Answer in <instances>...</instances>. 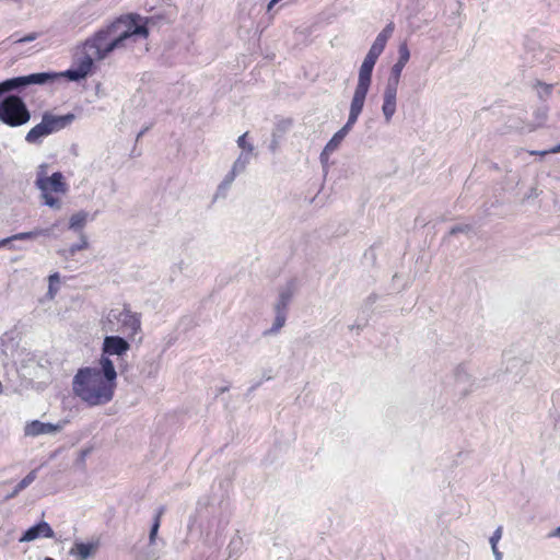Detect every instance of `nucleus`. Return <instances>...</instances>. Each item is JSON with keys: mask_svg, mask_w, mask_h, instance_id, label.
<instances>
[{"mask_svg": "<svg viewBox=\"0 0 560 560\" xmlns=\"http://www.w3.org/2000/svg\"><path fill=\"white\" fill-rule=\"evenodd\" d=\"M104 33L97 31L82 44L75 46L72 54V67L60 73L39 72L16 77L0 82V95L30 84H45L52 82L58 77L78 82L92 74L95 70V61L105 59L110 52V47L105 42Z\"/></svg>", "mask_w": 560, "mask_h": 560, "instance_id": "1", "label": "nucleus"}, {"mask_svg": "<svg viewBox=\"0 0 560 560\" xmlns=\"http://www.w3.org/2000/svg\"><path fill=\"white\" fill-rule=\"evenodd\" d=\"M100 368H81L72 381L77 397L90 407L105 405L114 398L117 372L113 361L101 355Z\"/></svg>", "mask_w": 560, "mask_h": 560, "instance_id": "2", "label": "nucleus"}, {"mask_svg": "<svg viewBox=\"0 0 560 560\" xmlns=\"http://www.w3.org/2000/svg\"><path fill=\"white\" fill-rule=\"evenodd\" d=\"M161 16L141 18L137 13H129L117 18L113 23L100 30L104 33L107 46L114 51L116 48L122 47L126 39L131 36L149 37V26L154 25Z\"/></svg>", "mask_w": 560, "mask_h": 560, "instance_id": "3", "label": "nucleus"}, {"mask_svg": "<svg viewBox=\"0 0 560 560\" xmlns=\"http://www.w3.org/2000/svg\"><path fill=\"white\" fill-rule=\"evenodd\" d=\"M35 185L40 190L44 203L55 209L61 207V197L65 196L69 189L62 173L55 172L48 175L46 164L39 165L36 173Z\"/></svg>", "mask_w": 560, "mask_h": 560, "instance_id": "4", "label": "nucleus"}, {"mask_svg": "<svg viewBox=\"0 0 560 560\" xmlns=\"http://www.w3.org/2000/svg\"><path fill=\"white\" fill-rule=\"evenodd\" d=\"M31 113L24 101L18 95H9L0 102V121L9 127L27 124Z\"/></svg>", "mask_w": 560, "mask_h": 560, "instance_id": "5", "label": "nucleus"}, {"mask_svg": "<svg viewBox=\"0 0 560 560\" xmlns=\"http://www.w3.org/2000/svg\"><path fill=\"white\" fill-rule=\"evenodd\" d=\"M373 69L362 63L359 70L358 84L351 101L352 119L358 113H361L371 85Z\"/></svg>", "mask_w": 560, "mask_h": 560, "instance_id": "6", "label": "nucleus"}, {"mask_svg": "<svg viewBox=\"0 0 560 560\" xmlns=\"http://www.w3.org/2000/svg\"><path fill=\"white\" fill-rule=\"evenodd\" d=\"M129 343L121 337L118 336H107L103 342V353L109 358V355H122L129 350Z\"/></svg>", "mask_w": 560, "mask_h": 560, "instance_id": "7", "label": "nucleus"}, {"mask_svg": "<svg viewBox=\"0 0 560 560\" xmlns=\"http://www.w3.org/2000/svg\"><path fill=\"white\" fill-rule=\"evenodd\" d=\"M352 105L350 106V113L347 124L337 131L332 138L329 140V142L326 144L324 152H331L338 148L340 142L343 140L346 135L348 133L349 129L357 122L359 116L361 113H358L354 118L352 119Z\"/></svg>", "mask_w": 560, "mask_h": 560, "instance_id": "8", "label": "nucleus"}, {"mask_svg": "<svg viewBox=\"0 0 560 560\" xmlns=\"http://www.w3.org/2000/svg\"><path fill=\"white\" fill-rule=\"evenodd\" d=\"M60 425L52 423H44L39 420L27 422L24 427V434L26 436H38L42 434H49L60 430Z\"/></svg>", "mask_w": 560, "mask_h": 560, "instance_id": "9", "label": "nucleus"}, {"mask_svg": "<svg viewBox=\"0 0 560 560\" xmlns=\"http://www.w3.org/2000/svg\"><path fill=\"white\" fill-rule=\"evenodd\" d=\"M38 537H54V530L48 523L40 522L37 525L32 526L23 534V536L20 538V541H32Z\"/></svg>", "mask_w": 560, "mask_h": 560, "instance_id": "10", "label": "nucleus"}, {"mask_svg": "<svg viewBox=\"0 0 560 560\" xmlns=\"http://www.w3.org/2000/svg\"><path fill=\"white\" fill-rule=\"evenodd\" d=\"M397 90L386 86L384 91L382 112L387 122L392 120L396 112Z\"/></svg>", "mask_w": 560, "mask_h": 560, "instance_id": "11", "label": "nucleus"}, {"mask_svg": "<svg viewBox=\"0 0 560 560\" xmlns=\"http://www.w3.org/2000/svg\"><path fill=\"white\" fill-rule=\"evenodd\" d=\"M73 119H74L73 114H67L63 116H52L49 114H45L43 116L42 121H43V124H46V127L48 129H51V133H52L55 131H58V130L65 128L69 124H71L73 121Z\"/></svg>", "mask_w": 560, "mask_h": 560, "instance_id": "12", "label": "nucleus"}, {"mask_svg": "<svg viewBox=\"0 0 560 560\" xmlns=\"http://www.w3.org/2000/svg\"><path fill=\"white\" fill-rule=\"evenodd\" d=\"M51 133V129H48L46 127V124L39 122L36 126H34L25 137V140L28 143H37L40 141L42 138L48 136Z\"/></svg>", "mask_w": 560, "mask_h": 560, "instance_id": "13", "label": "nucleus"}, {"mask_svg": "<svg viewBox=\"0 0 560 560\" xmlns=\"http://www.w3.org/2000/svg\"><path fill=\"white\" fill-rule=\"evenodd\" d=\"M46 233H47L46 230H40V229H36V230L30 231V232H21V233L12 235L10 237L1 240L0 241V247L7 245L11 241H15V240H19V241L32 240V238H35V237H37L39 235H45Z\"/></svg>", "mask_w": 560, "mask_h": 560, "instance_id": "14", "label": "nucleus"}, {"mask_svg": "<svg viewBox=\"0 0 560 560\" xmlns=\"http://www.w3.org/2000/svg\"><path fill=\"white\" fill-rule=\"evenodd\" d=\"M93 551V546L84 542H77L70 553L77 556L79 560H86Z\"/></svg>", "mask_w": 560, "mask_h": 560, "instance_id": "15", "label": "nucleus"}, {"mask_svg": "<svg viewBox=\"0 0 560 560\" xmlns=\"http://www.w3.org/2000/svg\"><path fill=\"white\" fill-rule=\"evenodd\" d=\"M37 477L36 469L30 471L15 487L12 493H10L7 498L12 499L18 495L22 490L27 488Z\"/></svg>", "mask_w": 560, "mask_h": 560, "instance_id": "16", "label": "nucleus"}, {"mask_svg": "<svg viewBox=\"0 0 560 560\" xmlns=\"http://www.w3.org/2000/svg\"><path fill=\"white\" fill-rule=\"evenodd\" d=\"M404 68H405L404 66L398 65V63H395L392 67L390 75H389V79H388V82H387L386 86L398 89V85H399V82H400V78H401V72H402Z\"/></svg>", "mask_w": 560, "mask_h": 560, "instance_id": "17", "label": "nucleus"}, {"mask_svg": "<svg viewBox=\"0 0 560 560\" xmlns=\"http://www.w3.org/2000/svg\"><path fill=\"white\" fill-rule=\"evenodd\" d=\"M88 214L85 212H78L71 215L70 218V229L77 230L81 229L86 223Z\"/></svg>", "mask_w": 560, "mask_h": 560, "instance_id": "18", "label": "nucleus"}, {"mask_svg": "<svg viewBox=\"0 0 560 560\" xmlns=\"http://www.w3.org/2000/svg\"><path fill=\"white\" fill-rule=\"evenodd\" d=\"M398 60L396 63L406 67L410 59V51L406 42L401 43L398 47Z\"/></svg>", "mask_w": 560, "mask_h": 560, "instance_id": "19", "label": "nucleus"}, {"mask_svg": "<svg viewBox=\"0 0 560 560\" xmlns=\"http://www.w3.org/2000/svg\"><path fill=\"white\" fill-rule=\"evenodd\" d=\"M501 536H502V528L499 527L495 529V532L493 533V535L490 538L491 547H492L493 553L495 555L497 560L501 559V553L497 549V544L501 539Z\"/></svg>", "mask_w": 560, "mask_h": 560, "instance_id": "20", "label": "nucleus"}, {"mask_svg": "<svg viewBox=\"0 0 560 560\" xmlns=\"http://www.w3.org/2000/svg\"><path fill=\"white\" fill-rule=\"evenodd\" d=\"M395 30V24L389 22L383 31L377 35V38L387 44V40L392 37Z\"/></svg>", "mask_w": 560, "mask_h": 560, "instance_id": "21", "label": "nucleus"}, {"mask_svg": "<svg viewBox=\"0 0 560 560\" xmlns=\"http://www.w3.org/2000/svg\"><path fill=\"white\" fill-rule=\"evenodd\" d=\"M163 512H164V509L161 508L158 511L156 515H155V520H154V523H153L151 532H150V540H151V542L154 541V539H155L156 533H158L159 527H160L161 516H162Z\"/></svg>", "mask_w": 560, "mask_h": 560, "instance_id": "22", "label": "nucleus"}, {"mask_svg": "<svg viewBox=\"0 0 560 560\" xmlns=\"http://www.w3.org/2000/svg\"><path fill=\"white\" fill-rule=\"evenodd\" d=\"M89 247V242L84 235H82L81 242L78 244H73L69 247V254L74 255L75 253L86 249Z\"/></svg>", "mask_w": 560, "mask_h": 560, "instance_id": "23", "label": "nucleus"}, {"mask_svg": "<svg viewBox=\"0 0 560 560\" xmlns=\"http://www.w3.org/2000/svg\"><path fill=\"white\" fill-rule=\"evenodd\" d=\"M284 323H285L284 312H283V310L282 311L278 310V314L276 316L271 331L277 332L280 328L283 327Z\"/></svg>", "mask_w": 560, "mask_h": 560, "instance_id": "24", "label": "nucleus"}, {"mask_svg": "<svg viewBox=\"0 0 560 560\" xmlns=\"http://www.w3.org/2000/svg\"><path fill=\"white\" fill-rule=\"evenodd\" d=\"M59 282V275L54 273L49 276V294L52 298L57 291L55 284Z\"/></svg>", "mask_w": 560, "mask_h": 560, "instance_id": "25", "label": "nucleus"}, {"mask_svg": "<svg viewBox=\"0 0 560 560\" xmlns=\"http://www.w3.org/2000/svg\"><path fill=\"white\" fill-rule=\"evenodd\" d=\"M126 317L128 318V323H130L131 330L137 332V330L140 329V320L131 314H126Z\"/></svg>", "mask_w": 560, "mask_h": 560, "instance_id": "26", "label": "nucleus"}, {"mask_svg": "<svg viewBox=\"0 0 560 560\" xmlns=\"http://www.w3.org/2000/svg\"><path fill=\"white\" fill-rule=\"evenodd\" d=\"M384 49L385 48H383L382 46H378L375 43H373V45L371 46L368 54L378 58L382 55V52L384 51Z\"/></svg>", "mask_w": 560, "mask_h": 560, "instance_id": "27", "label": "nucleus"}, {"mask_svg": "<svg viewBox=\"0 0 560 560\" xmlns=\"http://www.w3.org/2000/svg\"><path fill=\"white\" fill-rule=\"evenodd\" d=\"M246 137H247V132H245L244 135H242L238 139H237V144L240 148L242 149H246V150H249L252 151L253 148L250 144L247 143L246 141Z\"/></svg>", "mask_w": 560, "mask_h": 560, "instance_id": "28", "label": "nucleus"}, {"mask_svg": "<svg viewBox=\"0 0 560 560\" xmlns=\"http://www.w3.org/2000/svg\"><path fill=\"white\" fill-rule=\"evenodd\" d=\"M378 58L368 54L363 60L362 63L366 65L368 67H371L372 69H374V66L376 63Z\"/></svg>", "mask_w": 560, "mask_h": 560, "instance_id": "29", "label": "nucleus"}, {"mask_svg": "<svg viewBox=\"0 0 560 560\" xmlns=\"http://www.w3.org/2000/svg\"><path fill=\"white\" fill-rule=\"evenodd\" d=\"M560 152V143L553 148H551L550 150H547V151H532L530 154H539V155H546V154H549V153H559Z\"/></svg>", "mask_w": 560, "mask_h": 560, "instance_id": "30", "label": "nucleus"}, {"mask_svg": "<svg viewBox=\"0 0 560 560\" xmlns=\"http://www.w3.org/2000/svg\"><path fill=\"white\" fill-rule=\"evenodd\" d=\"M468 225H465V226H456V228H453L451 230V234H455V233H458V232H464L466 230H468Z\"/></svg>", "mask_w": 560, "mask_h": 560, "instance_id": "31", "label": "nucleus"}, {"mask_svg": "<svg viewBox=\"0 0 560 560\" xmlns=\"http://www.w3.org/2000/svg\"><path fill=\"white\" fill-rule=\"evenodd\" d=\"M374 43H375L376 45H378V46H382L383 48H385V47H386V43H385V42H382V40H381V39H378L377 37H376V39L374 40Z\"/></svg>", "mask_w": 560, "mask_h": 560, "instance_id": "32", "label": "nucleus"}, {"mask_svg": "<svg viewBox=\"0 0 560 560\" xmlns=\"http://www.w3.org/2000/svg\"><path fill=\"white\" fill-rule=\"evenodd\" d=\"M33 39H35V36H34V35H32V36H27V37H24V38H21V39H19L18 42H30V40H33Z\"/></svg>", "mask_w": 560, "mask_h": 560, "instance_id": "33", "label": "nucleus"}, {"mask_svg": "<svg viewBox=\"0 0 560 560\" xmlns=\"http://www.w3.org/2000/svg\"><path fill=\"white\" fill-rule=\"evenodd\" d=\"M550 536H557L560 537V527H557L555 532Z\"/></svg>", "mask_w": 560, "mask_h": 560, "instance_id": "34", "label": "nucleus"}, {"mask_svg": "<svg viewBox=\"0 0 560 560\" xmlns=\"http://www.w3.org/2000/svg\"><path fill=\"white\" fill-rule=\"evenodd\" d=\"M280 0H271L268 4V9L270 10L277 2H279Z\"/></svg>", "mask_w": 560, "mask_h": 560, "instance_id": "35", "label": "nucleus"}, {"mask_svg": "<svg viewBox=\"0 0 560 560\" xmlns=\"http://www.w3.org/2000/svg\"><path fill=\"white\" fill-rule=\"evenodd\" d=\"M45 560H54L52 558H46Z\"/></svg>", "mask_w": 560, "mask_h": 560, "instance_id": "36", "label": "nucleus"}]
</instances>
